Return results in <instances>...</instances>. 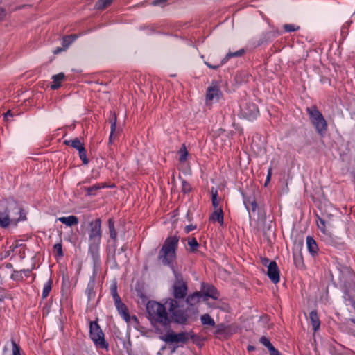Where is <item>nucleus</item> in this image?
I'll use <instances>...</instances> for the list:
<instances>
[{
	"mask_svg": "<svg viewBox=\"0 0 355 355\" xmlns=\"http://www.w3.org/2000/svg\"><path fill=\"white\" fill-rule=\"evenodd\" d=\"M178 241V238L175 236L168 237L165 240L158 255V259L162 264L170 265L174 261Z\"/></svg>",
	"mask_w": 355,
	"mask_h": 355,
	"instance_id": "nucleus-1",
	"label": "nucleus"
},
{
	"mask_svg": "<svg viewBox=\"0 0 355 355\" xmlns=\"http://www.w3.org/2000/svg\"><path fill=\"white\" fill-rule=\"evenodd\" d=\"M147 312L151 322L166 326L170 320L164 305L157 302H149L147 304Z\"/></svg>",
	"mask_w": 355,
	"mask_h": 355,
	"instance_id": "nucleus-2",
	"label": "nucleus"
},
{
	"mask_svg": "<svg viewBox=\"0 0 355 355\" xmlns=\"http://www.w3.org/2000/svg\"><path fill=\"white\" fill-rule=\"evenodd\" d=\"M88 236L89 250L92 252L98 250L102 236L101 220L100 218H96L89 223Z\"/></svg>",
	"mask_w": 355,
	"mask_h": 355,
	"instance_id": "nucleus-3",
	"label": "nucleus"
},
{
	"mask_svg": "<svg viewBox=\"0 0 355 355\" xmlns=\"http://www.w3.org/2000/svg\"><path fill=\"white\" fill-rule=\"evenodd\" d=\"M181 304L182 302L177 300H168L166 302L172 320L176 323L184 324L187 322L189 315L185 311L180 309L182 306Z\"/></svg>",
	"mask_w": 355,
	"mask_h": 355,
	"instance_id": "nucleus-4",
	"label": "nucleus"
},
{
	"mask_svg": "<svg viewBox=\"0 0 355 355\" xmlns=\"http://www.w3.org/2000/svg\"><path fill=\"white\" fill-rule=\"evenodd\" d=\"M306 112L310 116L311 121L316 130L320 133H324L327 130V123L322 113L315 106L306 108Z\"/></svg>",
	"mask_w": 355,
	"mask_h": 355,
	"instance_id": "nucleus-5",
	"label": "nucleus"
},
{
	"mask_svg": "<svg viewBox=\"0 0 355 355\" xmlns=\"http://www.w3.org/2000/svg\"><path fill=\"white\" fill-rule=\"evenodd\" d=\"M188 287L187 282L180 274H175V280L172 286V295L173 298L168 300H177L182 302L187 295Z\"/></svg>",
	"mask_w": 355,
	"mask_h": 355,
	"instance_id": "nucleus-6",
	"label": "nucleus"
},
{
	"mask_svg": "<svg viewBox=\"0 0 355 355\" xmlns=\"http://www.w3.org/2000/svg\"><path fill=\"white\" fill-rule=\"evenodd\" d=\"M89 328L90 338L95 345L101 348H106L107 345L104 339V334L98 323L96 322H91Z\"/></svg>",
	"mask_w": 355,
	"mask_h": 355,
	"instance_id": "nucleus-7",
	"label": "nucleus"
},
{
	"mask_svg": "<svg viewBox=\"0 0 355 355\" xmlns=\"http://www.w3.org/2000/svg\"><path fill=\"white\" fill-rule=\"evenodd\" d=\"M193 337V335L191 332H180L178 334L168 332L160 338L162 340L168 343H186L189 340V338Z\"/></svg>",
	"mask_w": 355,
	"mask_h": 355,
	"instance_id": "nucleus-8",
	"label": "nucleus"
},
{
	"mask_svg": "<svg viewBox=\"0 0 355 355\" xmlns=\"http://www.w3.org/2000/svg\"><path fill=\"white\" fill-rule=\"evenodd\" d=\"M222 93L217 86H211L208 87L206 95L207 105H211L214 101H217Z\"/></svg>",
	"mask_w": 355,
	"mask_h": 355,
	"instance_id": "nucleus-9",
	"label": "nucleus"
},
{
	"mask_svg": "<svg viewBox=\"0 0 355 355\" xmlns=\"http://www.w3.org/2000/svg\"><path fill=\"white\" fill-rule=\"evenodd\" d=\"M267 275L274 284L279 282V270L275 261H270L268 263Z\"/></svg>",
	"mask_w": 355,
	"mask_h": 355,
	"instance_id": "nucleus-10",
	"label": "nucleus"
},
{
	"mask_svg": "<svg viewBox=\"0 0 355 355\" xmlns=\"http://www.w3.org/2000/svg\"><path fill=\"white\" fill-rule=\"evenodd\" d=\"M245 51L243 49H241L239 51H237L234 53H229L226 55L225 58H224L223 60H222L220 63L217 64H215V65H213V64H211L210 63H209L208 62H205V64L211 68V69H218L220 66H221L225 62H226L229 58H232V57H239V56H241L243 55Z\"/></svg>",
	"mask_w": 355,
	"mask_h": 355,
	"instance_id": "nucleus-11",
	"label": "nucleus"
},
{
	"mask_svg": "<svg viewBox=\"0 0 355 355\" xmlns=\"http://www.w3.org/2000/svg\"><path fill=\"white\" fill-rule=\"evenodd\" d=\"M65 80L66 76L64 73H60L53 76L51 88L53 90L58 89L61 86L62 83Z\"/></svg>",
	"mask_w": 355,
	"mask_h": 355,
	"instance_id": "nucleus-12",
	"label": "nucleus"
},
{
	"mask_svg": "<svg viewBox=\"0 0 355 355\" xmlns=\"http://www.w3.org/2000/svg\"><path fill=\"white\" fill-rule=\"evenodd\" d=\"M115 305L119 314L122 316V318L126 322H129L130 320V316L129 315L127 306L121 301L116 303Z\"/></svg>",
	"mask_w": 355,
	"mask_h": 355,
	"instance_id": "nucleus-13",
	"label": "nucleus"
},
{
	"mask_svg": "<svg viewBox=\"0 0 355 355\" xmlns=\"http://www.w3.org/2000/svg\"><path fill=\"white\" fill-rule=\"evenodd\" d=\"M309 318L314 331L319 329L320 321L316 311H312L309 314Z\"/></svg>",
	"mask_w": 355,
	"mask_h": 355,
	"instance_id": "nucleus-14",
	"label": "nucleus"
},
{
	"mask_svg": "<svg viewBox=\"0 0 355 355\" xmlns=\"http://www.w3.org/2000/svg\"><path fill=\"white\" fill-rule=\"evenodd\" d=\"M306 245L309 252L315 255L318 252V247L315 241L311 236L306 237Z\"/></svg>",
	"mask_w": 355,
	"mask_h": 355,
	"instance_id": "nucleus-15",
	"label": "nucleus"
},
{
	"mask_svg": "<svg viewBox=\"0 0 355 355\" xmlns=\"http://www.w3.org/2000/svg\"><path fill=\"white\" fill-rule=\"evenodd\" d=\"M210 220L218 222L220 225L223 224V212L222 209H216L210 216Z\"/></svg>",
	"mask_w": 355,
	"mask_h": 355,
	"instance_id": "nucleus-16",
	"label": "nucleus"
},
{
	"mask_svg": "<svg viewBox=\"0 0 355 355\" xmlns=\"http://www.w3.org/2000/svg\"><path fill=\"white\" fill-rule=\"evenodd\" d=\"M111 123V132L110 135L109 141L112 143L113 139L117 136L118 132H116V116L115 114H113L110 119Z\"/></svg>",
	"mask_w": 355,
	"mask_h": 355,
	"instance_id": "nucleus-17",
	"label": "nucleus"
},
{
	"mask_svg": "<svg viewBox=\"0 0 355 355\" xmlns=\"http://www.w3.org/2000/svg\"><path fill=\"white\" fill-rule=\"evenodd\" d=\"M59 221L65 224L67 226L76 225L78 223V219L75 216H69L68 217H60L58 218Z\"/></svg>",
	"mask_w": 355,
	"mask_h": 355,
	"instance_id": "nucleus-18",
	"label": "nucleus"
},
{
	"mask_svg": "<svg viewBox=\"0 0 355 355\" xmlns=\"http://www.w3.org/2000/svg\"><path fill=\"white\" fill-rule=\"evenodd\" d=\"M201 297L202 295L199 292H196L187 297L186 302L190 306H193L199 302Z\"/></svg>",
	"mask_w": 355,
	"mask_h": 355,
	"instance_id": "nucleus-19",
	"label": "nucleus"
},
{
	"mask_svg": "<svg viewBox=\"0 0 355 355\" xmlns=\"http://www.w3.org/2000/svg\"><path fill=\"white\" fill-rule=\"evenodd\" d=\"M108 227L110 236L114 241H116L117 238V234L114 227V222L112 218H110L108 220Z\"/></svg>",
	"mask_w": 355,
	"mask_h": 355,
	"instance_id": "nucleus-20",
	"label": "nucleus"
},
{
	"mask_svg": "<svg viewBox=\"0 0 355 355\" xmlns=\"http://www.w3.org/2000/svg\"><path fill=\"white\" fill-rule=\"evenodd\" d=\"M10 223V217L6 212L1 213L0 211V227H7Z\"/></svg>",
	"mask_w": 355,
	"mask_h": 355,
	"instance_id": "nucleus-21",
	"label": "nucleus"
},
{
	"mask_svg": "<svg viewBox=\"0 0 355 355\" xmlns=\"http://www.w3.org/2000/svg\"><path fill=\"white\" fill-rule=\"evenodd\" d=\"M76 35H70L64 36L62 39V46L67 49L68 47L76 40Z\"/></svg>",
	"mask_w": 355,
	"mask_h": 355,
	"instance_id": "nucleus-22",
	"label": "nucleus"
},
{
	"mask_svg": "<svg viewBox=\"0 0 355 355\" xmlns=\"http://www.w3.org/2000/svg\"><path fill=\"white\" fill-rule=\"evenodd\" d=\"M244 204L249 211L254 212L257 210V205L254 200H251L250 198L244 199Z\"/></svg>",
	"mask_w": 355,
	"mask_h": 355,
	"instance_id": "nucleus-23",
	"label": "nucleus"
},
{
	"mask_svg": "<svg viewBox=\"0 0 355 355\" xmlns=\"http://www.w3.org/2000/svg\"><path fill=\"white\" fill-rule=\"evenodd\" d=\"M201 322L203 325H207L214 327L215 322L209 314H204L200 318Z\"/></svg>",
	"mask_w": 355,
	"mask_h": 355,
	"instance_id": "nucleus-24",
	"label": "nucleus"
},
{
	"mask_svg": "<svg viewBox=\"0 0 355 355\" xmlns=\"http://www.w3.org/2000/svg\"><path fill=\"white\" fill-rule=\"evenodd\" d=\"M51 289H52V280L49 279L47 281V282L44 285V288L42 290V297L43 299H45L49 296V293L51 292Z\"/></svg>",
	"mask_w": 355,
	"mask_h": 355,
	"instance_id": "nucleus-25",
	"label": "nucleus"
},
{
	"mask_svg": "<svg viewBox=\"0 0 355 355\" xmlns=\"http://www.w3.org/2000/svg\"><path fill=\"white\" fill-rule=\"evenodd\" d=\"M113 0H98L95 4V8L98 10H103L109 6Z\"/></svg>",
	"mask_w": 355,
	"mask_h": 355,
	"instance_id": "nucleus-26",
	"label": "nucleus"
},
{
	"mask_svg": "<svg viewBox=\"0 0 355 355\" xmlns=\"http://www.w3.org/2000/svg\"><path fill=\"white\" fill-rule=\"evenodd\" d=\"M211 196L212 205L214 209H221L220 207H218L220 199L218 198V191L216 189H211Z\"/></svg>",
	"mask_w": 355,
	"mask_h": 355,
	"instance_id": "nucleus-27",
	"label": "nucleus"
},
{
	"mask_svg": "<svg viewBox=\"0 0 355 355\" xmlns=\"http://www.w3.org/2000/svg\"><path fill=\"white\" fill-rule=\"evenodd\" d=\"M180 158L179 160L180 162H184L187 160V156L189 155L188 151L184 145L179 150Z\"/></svg>",
	"mask_w": 355,
	"mask_h": 355,
	"instance_id": "nucleus-28",
	"label": "nucleus"
},
{
	"mask_svg": "<svg viewBox=\"0 0 355 355\" xmlns=\"http://www.w3.org/2000/svg\"><path fill=\"white\" fill-rule=\"evenodd\" d=\"M258 112H259V110L254 105H252V109L250 110V112H247L245 110H243L244 115L246 117H248L250 119L256 117Z\"/></svg>",
	"mask_w": 355,
	"mask_h": 355,
	"instance_id": "nucleus-29",
	"label": "nucleus"
},
{
	"mask_svg": "<svg viewBox=\"0 0 355 355\" xmlns=\"http://www.w3.org/2000/svg\"><path fill=\"white\" fill-rule=\"evenodd\" d=\"M78 153H79V157L83 161V164H85V165L87 164L89 161L87 158L86 150H85V147H83L81 149H79Z\"/></svg>",
	"mask_w": 355,
	"mask_h": 355,
	"instance_id": "nucleus-30",
	"label": "nucleus"
},
{
	"mask_svg": "<svg viewBox=\"0 0 355 355\" xmlns=\"http://www.w3.org/2000/svg\"><path fill=\"white\" fill-rule=\"evenodd\" d=\"M101 187L99 184H95L92 187L85 188L87 195H94L96 191L101 189Z\"/></svg>",
	"mask_w": 355,
	"mask_h": 355,
	"instance_id": "nucleus-31",
	"label": "nucleus"
},
{
	"mask_svg": "<svg viewBox=\"0 0 355 355\" xmlns=\"http://www.w3.org/2000/svg\"><path fill=\"white\" fill-rule=\"evenodd\" d=\"M317 225H318V227L321 230V232L323 233V234H326L327 233V230H326V225H325V221L324 219L321 218H318V220L317 222Z\"/></svg>",
	"mask_w": 355,
	"mask_h": 355,
	"instance_id": "nucleus-32",
	"label": "nucleus"
},
{
	"mask_svg": "<svg viewBox=\"0 0 355 355\" xmlns=\"http://www.w3.org/2000/svg\"><path fill=\"white\" fill-rule=\"evenodd\" d=\"M188 245L190 247L191 251L195 252L198 246V243L195 238L189 239Z\"/></svg>",
	"mask_w": 355,
	"mask_h": 355,
	"instance_id": "nucleus-33",
	"label": "nucleus"
},
{
	"mask_svg": "<svg viewBox=\"0 0 355 355\" xmlns=\"http://www.w3.org/2000/svg\"><path fill=\"white\" fill-rule=\"evenodd\" d=\"M73 148L77 149L79 151V149L83 148L84 146L80 141L78 138H75L71 140V146Z\"/></svg>",
	"mask_w": 355,
	"mask_h": 355,
	"instance_id": "nucleus-34",
	"label": "nucleus"
},
{
	"mask_svg": "<svg viewBox=\"0 0 355 355\" xmlns=\"http://www.w3.org/2000/svg\"><path fill=\"white\" fill-rule=\"evenodd\" d=\"M206 294L214 299H216L218 296L216 289L214 287H209Z\"/></svg>",
	"mask_w": 355,
	"mask_h": 355,
	"instance_id": "nucleus-35",
	"label": "nucleus"
},
{
	"mask_svg": "<svg viewBox=\"0 0 355 355\" xmlns=\"http://www.w3.org/2000/svg\"><path fill=\"white\" fill-rule=\"evenodd\" d=\"M53 250L55 252H57V254L59 257H61L63 256V252H62V243H58L54 245Z\"/></svg>",
	"mask_w": 355,
	"mask_h": 355,
	"instance_id": "nucleus-36",
	"label": "nucleus"
},
{
	"mask_svg": "<svg viewBox=\"0 0 355 355\" xmlns=\"http://www.w3.org/2000/svg\"><path fill=\"white\" fill-rule=\"evenodd\" d=\"M299 26H295L294 24H285L284 25V29L286 31V32H293V31H296L299 29Z\"/></svg>",
	"mask_w": 355,
	"mask_h": 355,
	"instance_id": "nucleus-37",
	"label": "nucleus"
},
{
	"mask_svg": "<svg viewBox=\"0 0 355 355\" xmlns=\"http://www.w3.org/2000/svg\"><path fill=\"white\" fill-rule=\"evenodd\" d=\"M259 341L263 345L267 347L268 349L273 346L270 340L265 336H262Z\"/></svg>",
	"mask_w": 355,
	"mask_h": 355,
	"instance_id": "nucleus-38",
	"label": "nucleus"
},
{
	"mask_svg": "<svg viewBox=\"0 0 355 355\" xmlns=\"http://www.w3.org/2000/svg\"><path fill=\"white\" fill-rule=\"evenodd\" d=\"M12 355H21L20 354V347L19 345L16 343V342L14 340H12Z\"/></svg>",
	"mask_w": 355,
	"mask_h": 355,
	"instance_id": "nucleus-39",
	"label": "nucleus"
},
{
	"mask_svg": "<svg viewBox=\"0 0 355 355\" xmlns=\"http://www.w3.org/2000/svg\"><path fill=\"white\" fill-rule=\"evenodd\" d=\"M112 296H113V298H114L115 304L119 302H120V301H121V299H120V297L119 296V295L117 293L116 287V286H114L112 288Z\"/></svg>",
	"mask_w": 355,
	"mask_h": 355,
	"instance_id": "nucleus-40",
	"label": "nucleus"
},
{
	"mask_svg": "<svg viewBox=\"0 0 355 355\" xmlns=\"http://www.w3.org/2000/svg\"><path fill=\"white\" fill-rule=\"evenodd\" d=\"M182 191L184 193H188L191 191L190 185L185 181H183V182H182Z\"/></svg>",
	"mask_w": 355,
	"mask_h": 355,
	"instance_id": "nucleus-41",
	"label": "nucleus"
},
{
	"mask_svg": "<svg viewBox=\"0 0 355 355\" xmlns=\"http://www.w3.org/2000/svg\"><path fill=\"white\" fill-rule=\"evenodd\" d=\"M7 15L6 10L0 7V21L4 20Z\"/></svg>",
	"mask_w": 355,
	"mask_h": 355,
	"instance_id": "nucleus-42",
	"label": "nucleus"
},
{
	"mask_svg": "<svg viewBox=\"0 0 355 355\" xmlns=\"http://www.w3.org/2000/svg\"><path fill=\"white\" fill-rule=\"evenodd\" d=\"M268 351H269L270 355H281L277 349H276L274 347V346H272V347L269 348Z\"/></svg>",
	"mask_w": 355,
	"mask_h": 355,
	"instance_id": "nucleus-43",
	"label": "nucleus"
},
{
	"mask_svg": "<svg viewBox=\"0 0 355 355\" xmlns=\"http://www.w3.org/2000/svg\"><path fill=\"white\" fill-rule=\"evenodd\" d=\"M67 49L62 46V47H57L54 51L53 53L55 55L59 54L60 53L66 51Z\"/></svg>",
	"mask_w": 355,
	"mask_h": 355,
	"instance_id": "nucleus-44",
	"label": "nucleus"
},
{
	"mask_svg": "<svg viewBox=\"0 0 355 355\" xmlns=\"http://www.w3.org/2000/svg\"><path fill=\"white\" fill-rule=\"evenodd\" d=\"M167 0H154L152 2V5H153V6H159V5H161V4L164 3Z\"/></svg>",
	"mask_w": 355,
	"mask_h": 355,
	"instance_id": "nucleus-45",
	"label": "nucleus"
},
{
	"mask_svg": "<svg viewBox=\"0 0 355 355\" xmlns=\"http://www.w3.org/2000/svg\"><path fill=\"white\" fill-rule=\"evenodd\" d=\"M196 227L192 225H187L185 227V232L189 233V232L193 230Z\"/></svg>",
	"mask_w": 355,
	"mask_h": 355,
	"instance_id": "nucleus-46",
	"label": "nucleus"
},
{
	"mask_svg": "<svg viewBox=\"0 0 355 355\" xmlns=\"http://www.w3.org/2000/svg\"><path fill=\"white\" fill-rule=\"evenodd\" d=\"M8 116H12V113L10 110H8L6 113L4 114V119L8 120Z\"/></svg>",
	"mask_w": 355,
	"mask_h": 355,
	"instance_id": "nucleus-47",
	"label": "nucleus"
},
{
	"mask_svg": "<svg viewBox=\"0 0 355 355\" xmlns=\"http://www.w3.org/2000/svg\"><path fill=\"white\" fill-rule=\"evenodd\" d=\"M268 263H269V259H267V258L261 259V263L263 266H267Z\"/></svg>",
	"mask_w": 355,
	"mask_h": 355,
	"instance_id": "nucleus-48",
	"label": "nucleus"
},
{
	"mask_svg": "<svg viewBox=\"0 0 355 355\" xmlns=\"http://www.w3.org/2000/svg\"><path fill=\"white\" fill-rule=\"evenodd\" d=\"M64 144L68 146H71V140H65Z\"/></svg>",
	"mask_w": 355,
	"mask_h": 355,
	"instance_id": "nucleus-49",
	"label": "nucleus"
},
{
	"mask_svg": "<svg viewBox=\"0 0 355 355\" xmlns=\"http://www.w3.org/2000/svg\"><path fill=\"white\" fill-rule=\"evenodd\" d=\"M270 177H266V182H265V186H267V184H268V182L270 181Z\"/></svg>",
	"mask_w": 355,
	"mask_h": 355,
	"instance_id": "nucleus-50",
	"label": "nucleus"
},
{
	"mask_svg": "<svg viewBox=\"0 0 355 355\" xmlns=\"http://www.w3.org/2000/svg\"><path fill=\"white\" fill-rule=\"evenodd\" d=\"M271 175H272V169H271V168H269V170H268V175H267V176H268V177L271 178Z\"/></svg>",
	"mask_w": 355,
	"mask_h": 355,
	"instance_id": "nucleus-51",
	"label": "nucleus"
},
{
	"mask_svg": "<svg viewBox=\"0 0 355 355\" xmlns=\"http://www.w3.org/2000/svg\"><path fill=\"white\" fill-rule=\"evenodd\" d=\"M248 349L249 351H251L254 349V347L252 346H249Z\"/></svg>",
	"mask_w": 355,
	"mask_h": 355,
	"instance_id": "nucleus-52",
	"label": "nucleus"
},
{
	"mask_svg": "<svg viewBox=\"0 0 355 355\" xmlns=\"http://www.w3.org/2000/svg\"><path fill=\"white\" fill-rule=\"evenodd\" d=\"M351 320L352 322L355 323V319H352Z\"/></svg>",
	"mask_w": 355,
	"mask_h": 355,
	"instance_id": "nucleus-53",
	"label": "nucleus"
},
{
	"mask_svg": "<svg viewBox=\"0 0 355 355\" xmlns=\"http://www.w3.org/2000/svg\"><path fill=\"white\" fill-rule=\"evenodd\" d=\"M3 301V298L0 297V302Z\"/></svg>",
	"mask_w": 355,
	"mask_h": 355,
	"instance_id": "nucleus-54",
	"label": "nucleus"
}]
</instances>
